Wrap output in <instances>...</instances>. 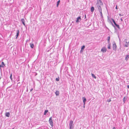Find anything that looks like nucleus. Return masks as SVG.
<instances>
[{
  "instance_id": "obj_1",
  "label": "nucleus",
  "mask_w": 129,
  "mask_h": 129,
  "mask_svg": "<svg viewBox=\"0 0 129 129\" xmlns=\"http://www.w3.org/2000/svg\"><path fill=\"white\" fill-rule=\"evenodd\" d=\"M103 3L101 0H97V2L95 5V7L97 8L99 11L102 10L101 5H102Z\"/></svg>"
},
{
  "instance_id": "obj_2",
  "label": "nucleus",
  "mask_w": 129,
  "mask_h": 129,
  "mask_svg": "<svg viewBox=\"0 0 129 129\" xmlns=\"http://www.w3.org/2000/svg\"><path fill=\"white\" fill-rule=\"evenodd\" d=\"M49 122L51 126L52 127L53 126V122L52 118V117L49 118Z\"/></svg>"
},
{
  "instance_id": "obj_3",
  "label": "nucleus",
  "mask_w": 129,
  "mask_h": 129,
  "mask_svg": "<svg viewBox=\"0 0 129 129\" xmlns=\"http://www.w3.org/2000/svg\"><path fill=\"white\" fill-rule=\"evenodd\" d=\"M73 121L71 120L70 121L69 123V127L70 129H73Z\"/></svg>"
},
{
  "instance_id": "obj_4",
  "label": "nucleus",
  "mask_w": 129,
  "mask_h": 129,
  "mask_svg": "<svg viewBox=\"0 0 129 129\" xmlns=\"http://www.w3.org/2000/svg\"><path fill=\"white\" fill-rule=\"evenodd\" d=\"M127 39H125L124 40V42H125L126 43L125 44H124L123 46L125 47H127L128 46L129 44V41L127 42Z\"/></svg>"
},
{
  "instance_id": "obj_5",
  "label": "nucleus",
  "mask_w": 129,
  "mask_h": 129,
  "mask_svg": "<svg viewBox=\"0 0 129 129\" xmlns=\"http://www.w3.org/2000/svg\"><path fill=\"white\" fill-rule=\"evenodd\" d=\"M107 50L106 48L104 47H103L101 50V51L103 52V53L105 52Z\"/></svg>"
},
{
  "instance_id": "obj_6",
  "label": "nucleus",
  "mask_w": 129,
  "mask_h": 129,
  "mask_svg": "<svg viewBox=\"0 0 129 129\" xmlns=\"http://www.w3.org/2000/svg\"><path fill=\"white\" fill-rule=\"evenodd\" d=\"M81 20L80 16H79L77 18V20L76 21V22H78L80 21Z\"/></svg>"
},
{
  "instance_id": "obj_7",
  "label": "nucleus",
  "mask_w": 129,
  "mask_h": 129,
  "mask_svg": "<svg viewBox=\"0 0 129 129\" xmlns=\"http://www.w3.org/2000/svg\"><path fill=\"white\" fill-rule=\"evenodd\" d=\"M21 22L23 23V25L24 26H25V20L24 19L22 18L21 19Z\"/></svg>"
},
{
  "instance_id": "obj_8",
  "label": "nucleus",
  "mask_w": 129,
  "mask_h": 129,
  "mask_svg": "<svg viewBox=\"0 0 129 129\" xmlns=\"http://www.w3.org/2000/svg\"><path fill=\"white\" fill-rule=\"evenodd\" d=\"M82 99L83 100V101L84 103V105L85 104V102L86 101V98L84 97H82Z\"/></svg>"
},
{
  "instance_id": "obj_9",
  "label": "nucleus",
  "mask_w": 129,
  "mask_h": 129,
  "mask_svg": "<svg viewBox=\"0 0 129 129\" xmlns=\"http://www.w3.org/2000/svg\"><path fill=\"white\" fill-rule=\"evenodd\" d=\"M116 44H114L113 45V50H115L116 49Z\"/></svg>"
},
{
  "instance_id": "obj_10",
  "label": "nucleus",
  "mask_w": 129,
  "mask_h": 129,
  "mask_svg": "<svg viewBox=\"0 0 129 129\" xmlns=\"http://www.w3.org/2000/svg\"><path fill=\"white\" fill-rule=\"evenodd\" d=\"M19 30H18L17 31V33L16 35V39H17V37H18V36L19 35Z\"/></svg>"
},
{
  "instance_id": "obj_11",
  "label": "nucleus",
  "mask_w": 129,
  "mask_h": 129,
  "mask_svg": "<svg viewBox=\"0 0 129 129\" xmlns=\"http://www.w3.org/2000/svg\"><path fill=\"white\" fill-rule=\"evenodd\" d=\"M5 116L8 117H9L10 116V113L9 112H7L5 114Z\"/></svg>"
},
{
  "instance_id": "obj_12",
  "label": "nucleus",
  "mask_w": 129,
  "mask_h": 129,
  "mask_svg": "<svg viewBox=\"0 0 129 129\" xmlns=\"http://www.w3.org/2000/svg\"><path fill=\"white\" fill-rule=\"evenodd\" d=\"M127 100V97L124 96L123 98V101L124 103H125V102Z\"/></svg>"
},
{
  "instance_id": "obj_13",
  "label": "nucleus",
  "mask_w": 129,
  "mask_h": 129,
  "mask_svg": "<svg viewBox=\"0 0 129 129\" xmlns=\"http://www.w3.org/2000/svg\"><path fill=\"white\" fill-rule=\"evenodd\" d=\"M85 48V46L84 45H83L82 47L81 48V50L80 51V52H82V51H83V49H84Z\"/></svg>"
},
{
  "instance_id": "obj_14",
  "label": "nucleus",
  "mask_w": 129,
  "mask_h": 129,
  "mask_svg": "<svg viewBox=\"0 0 129 129\" xmlns=\"http://www.w3.org/2000/svg\"><path fill=\"white\" fill-rule=\"evenodd\" d=\"M129 58V55H127L125 58V60L126 61H127Z\"/></svg>"
},
{
  "instance_id": "obj_15",
  "label": "nucleus",
  "mask_w": 129,
  "mask_h": 129,
  "mask_svg": "<svg viewBox=\"0 0 129 129\" xmlns=\"http://www.w3.org/2000/svg\"><path fill=\"white\" fill-rule=\"evenodd\" d=\"M30 47L31 48H33L34 47V44H31V43H30Z\"/></svg>"
},
{
  "instance_id": "obj_16",
  "label": "nucleus",
  "mask_w": 129,
  "mask_h": 129,
  "mask_svg": "<svg viewBox=\"0 0 129 129\" xmlns=\"http://www.w3.org/2000/svg\"><path fill=\"white\" fill-rule=\"evenodd\" d=\"M55 94L56 95H58L59 94V91L57 90L55 92Z\"/></svg>"
},
{
  "instance_id": "obj_17",
  "label": "nucleus",
  "mask_w": 129,
  "mask_h": 129,
  "mask_svg": "<svg viewBox=\"0 0 129 129\" xmlns=\"http://www.w3.org/2000/svg\"><path fill=\"white\" fill-rule=\"evenodd\" d=\"M94 10V8L93 7H92L91 8V12H93Z\"/></svg>"
},
{
  "instance_id": "obj_18",
  "label": "nucleus",
  "mask_w": 129,
  "mask_h": 129,
  "mask_svg": "<svg viewBox=\"0 0 129 129\" xmlns=\"http://www.w3.org/2000/svg\"><path fill=\"white\" fill-rule=\"evenodd\" d=\"M1 65L2 66V67H4L5 66V64L4 62H2V64Z\"/></svg>"
},
{
  "instance_id": "obj_19",
  "label": "nucleus",
  "mask_w": 129,
  "mask_h": 129,
  "mask_svg": "<svg viewBox=\"0 0 129 129\" xmlns=\"http://www.w3.org/2000/svg\"><path fill=\"white\" fill-rule=\"evenodd\" d=\"M48 110H46L45 111L44 115H46L47 113L48 112Z\"/></svg>"
},
{
  "instance_id": "obj_20",
  "label": "nucleus",
  "mask_w": 129,
  "mask_h": 129,
  "mask_svg": "<svg viewBox=\"0 0 129 129\" xmlns=\"http://www.w3.org/2000/svg\"><path fill=\"white\" fill-rule=\"evenodd\" d=\"M99 11V12L100 13V15L102 17H103V15H102V10H101L100 11Z\"/></svg>"
},
{
  "instance_id": "obj_21",
  "label": "nucleus",
  "mask_w": 129,
  "mask_h": 129,
  "mask_svg": "<svg viewBox=\"0 0 129 129\" xmlns=\"http://www.w3.org/2000/svg\"><path fill=\"white\" fill-rule=\"evenodd\" d=\"M91 76L92 77H93V78H95V79H96V77L94 75V74H93L91 73Z\"/></svg>"
},
{
  "instance_id": "obj_22",
  "label": "nucleus",
  "mask_w": 129,
  "mask_h": 129,
  "mask_svg": "<svg viewBox=\"0 0 129 129\" xmlns=\"http://www.w3.org/2000/svg\"><path fill=\"white\" fill-rule=\"evenodd\" d=\"M60 2V0H59L57 2V5H56V6H57V7H58V5L59 4Z\"/></svg>"
},
{
  "instance_id": "obj_23",
  "label": "nucleus",
  "mask_w": 129,
  "mask_h": 129,
  "mask_svg": "<svg viewBox=\"0 0 129 129\" xmlns=\"http://www.w3.org/2000/svg\"><path fill=\"white\" fill-rule=\"evenodd\" d=\"M110 36H109L108 37V43L109 44L110 43Z\"/></svg>"
},
{
  "instance_id": "obj_24",
  "label": "nucleus",
  "mask_w": 129,
  "mask_h": 129,
  "mask_svg": "<svg viewBox=\"0 0 129 129\" xmlns=\"http://www.w3.org/2000/svg\"><path fill=\"white\" fill-rule=\"evenodd\" d=\"M112 21L113 22V23H114V25H115L117 24L115 22V21L114 20V19H112Z\"/></svg>"
},
{
  "instance_id": "obj_25",
  "label": "nucleus",
  "mask_w": 129,
  "mask_h": 129,
  "mask_svg": "<svg viewBox=\"0 0 129 129\" xmlns=\"http://www.w3.org/2000/svg\"><path fill=\"white\" fill-rule=\"evenodd\" d=\"M115 26H116L118 29H120V27H119V25H118L117 24L116 25H115Z\"/></svg>"
},
{
  "instance_id": "obj_26",
  "label": "nucleus",
  "mask_w": 129,
  "mask_h": 129,
  "mask_svg": "<svg viewBox=\"0 0 129 129\" xmlns=\"http://www.w3.org/2000/svg\"><path fill=\"white\" fill-rule=\"evenodd\" d=\"M108 48L109 49H110V43H109V44H108Z\"/></svg>"
},
{
  "instance_id": "obj_27",
  "label": "nucleus",
  "mask_w": 129,
  "mask_h": 129,
  "mask_svg": "<svg viewBox=\"0 0 129 129\" xmlns=\"http://www.w3.org/2000/svg\"><path fill=\"white\" fill-rule=\"evenodd\" d=\"M10 78L11 80L12 81V74L10 75Z\"/></svg>"
},
{
  "instance_id": "obj_28",
  "label": "nucleus",
  "mask_w": 129,
  "mask_h": 129,
  "mask_svg": "<svg viewBox=\"0 0 129 129\" xmlns=\"http://www.w3.org/2000/svg\"><path fill=\"white\" fill-rule=\"evenodd\" d=\"M56 80L57 81H58L59 80V79L58 78H56Z\"/></svg>"
},
{
  "instance_id": "obj_29",
  "label": "nucleus",
  "mask_w": 129,
  "mask_h": 129,
  "mask_svg": "<svg viewBox=\"0 0 129 129\" xmlns=\"http://www.w3.org/2000/svg\"><path fill=\"white\" fill-rule=\"evenodd\" d=\"M112 25L113 26V27H114L115 28H115H116L115 27V26L114 25H113V24L112 23Z\"/></svg>"
},
{
  "instance_id": "obj_30",
  "label": "nucleus",
  "mask_w": 129,
  "mask_h": 129,
  "mask_svg": "<svg viewBox=\"0 0 129 129\" xmlns=\"http://www.w3.org/2000/svg\"><path fill=\"white\" fill-rule=\"evenodd\" d=\"M119 15L120 16H123V15H122L121 14H119Z\"/></svg>"
},
{
  "instance_id": "obj_31",
  "label": "nucleus",
  "mask_w": 129,
  "mask_h": 129,
  "mask_svg": "<svg viewBox=\"0 0 129 129\" xmlns=\"http://www.w3.org/2000/svg\"><path fill=\"white\" fill-rule=\"evenodd\" d=\"M28 41V40H27L26 41V42H27Z\"/></svg>"
},
{
  "instance_id": "obj_32",
  "label": "nucleus",
  "mask_w": 129,
  "mask_h": 129,
  "mask_svg": "<svg viewBox=\"0 0 129 129\" xmlns=\"http://www.w3.org/2000/svg\"><path fill=\"white\" fill-rule=\"evenodd\" d=\"M127 87L129 89V85H128L127 86Z\"/></svg>"
},
{
  "instance_id": "obj_33",
  "label": "nucleus",
  "mask_w": 129,
  "mask_h": 129,
  "mask_svg": "<svg viewBox=\"0 0 129 129\" xmlns=\"http://www.w3.org/2000/svg\"><path fill=\"white\" fill-rule=\"evenodd\" d=\"M33 90V88H32L30 90V91H31Z\"/></svg>"
},
{
  "instance_id": "obj_34",
  "label": "nucleus",
  "mask_w": 129,
  "mask_h": 129,
  "mask_svg": "<svg viewBox=\"0 0 129 129\" xmlns=\"http://www.w3.org/2000/svg\"><path fill=\"white\" fill-rule=\"evenodd\" d=\"M113 129H116V128H115V127H113Z\"/></svg>"
},
{
  "instance_id": "obj_35",
  "label": "nucleus",
  "mask_w": 129,
  "mask_h": 129,
  "mask_svg": "<svg viewBox=\"0 0 129 129\" xmlns=\"http://www.w3.org/2000/svg\"><path fill=\"white\" fill-rule=\"evenodd\" d=\"M116 9H117V5H116Z\"/></svg>"
},
{
  "instance_id": "obj_36",
  "label": "nucleus",
  "mask_w": 129,
  "mask_h": 129,
  "mask_svg": "<svg viewBox=\"0 0 129 129\" xmlns=\"http://www.w3.org/2000/svg\"><path fill=\"white\" fill-rule=\"evenodd\" d=\"M85 18H86V15H85Z\"/></svg>"
},
{
  "instance_id": "obj_37",
  "label": "nucleus",
  "mask_w": 129,
  "mask_h": 129,
  "mask_svg": "<svg viewBox=\"0 0 129 129\" xmlns=\"http://www.w3.org/2000/svg\"><path fill=\"white\" fill-rule=\"evenodd\" d=\"M121 20V21H122V18H121V19H120Z\"/></svg>"
},
{
  "instance_id": "obj_38",
  "label": "nucleus",
  "mask_w": 129,
  "mask_h": 129,
  "mask_svg": "<svg viewBox=\"0 0 129 129\" xmlns=\"http://www.w3.org/2000/svg\"><path fill=\"white\" fill-rule=\"evenodd\" d=\"M83 107L84 108L85 107V105H84V106H83Z\"/></svg>"
},
{
  "instance_id": "obj_39",
  "label": "nucleus",
  "mask_w": 129,
  "mask_h": 129,
  "mask_svg": "<svg viewBox=\"0 0 129 129\" xmlns=\"http://www.w3.org/2000/svg\"><path fill=\"white\" fill-rule=\"evenodd\" d=\"M111 101V100H109V101H108V102H110Z\"/></svg>"
},
{
  "instance_id": "obj_40",
  "label": "nucleus",
  "mask_w": 129,
  "mask_h": 129,
  "mask_svg": "<svg viewBox=\"0 0 129 129\" xmlns=\"http://www.w3.org/2000/svg\"><path fill=\"white\" fill-rule=\"evenodd\" d=\"M12 129H14V128H12Z\"/></svg>"
},
{
  "instance_id": "obj_41",
  "label": "nucleus",
  "mask_w": 129,
  "mask_h": 129,
  "mask_svg": "<svg viewBox=\"0 0 129 129\" xmlns=\"http://www.w3.org/2000/svg\"><path fill=\"white\" fill-rule=\"evenodd\" d=\"M1 77H0V79H1Z\"/></svg>"
}]
</instances>
